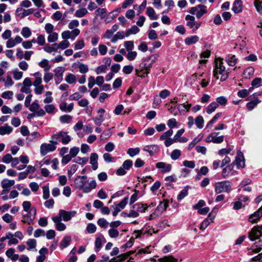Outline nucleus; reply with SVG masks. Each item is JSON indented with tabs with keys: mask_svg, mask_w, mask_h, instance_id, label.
<instances>
[{
	"mask_svg": "<svg viewBox=\"0 0 262 262\" xmlns=\"http://www.w3.org/2000/svg\"><path fill=\"white\" fill-rule=\"evenodd\" d=\"M74 184L77 188L82 190L84 193L91 192L97 186V183L95 180H92L88 183L86 176H77L74 180Z\"/></svg>",
	"mask_w": 262,
	"mask_h": 262,
	"instance_id": "obj_1",
	"label": "nucleus"
},
{
	"mask_svg": "<svg viewBox=\"0 0 262 262\" xmlns=\"http://www.w3.org/2000/svg\"><path fill=\"white\" fill-rule=\"evenodd\" d=\"M215 69L213 70V76L219 79L218 74L221 75V81H225L228 77V73L225 70V67L223 65V63L221 60H215Z\"/></svg>",
	"mask_w": 262,
	"mask_h": 262,
	"instance_id": "obj_2",
	"label": "nucleus"
},
{
	"mask_svg": "<svg viewBox=\"0 0 262 262\" xmlns=\"http://www.w3.org/2000/svg\"><path fill=\"white\" fill-rule=\"evenodd\" d=\"M71 140V137L68 135V133L60 132L52 136L50 142L54 144H57L58 142H61L63 144H67Z\"/></svg>",
	"mask_w": 262,
	"mask_h": 262,
	"instance_id": "obj_3",
	"label": "nucleus"
},
{
	"mask_svg": "<svg viewBox=\"0 0 262 262\" xmlns=\"http://www.w3.org/2000/svg\"><path fill=\"white\" fill-rule=\"evenodd\" d=\"M231 183L228 181L217 182L214 184V190L216 193H221L223 192H229L231 189Z\"/></svg>",
	"mask_w": 262,
	"mask_h": 262,
	"instance_id": "obj_4",
	"label": "nucleus"
},
{
	"mask_svg": "<svg viewBox=\"0 0 262 262\" xmlns=\"http://www.w3.org/2000/svg\"><path fill=\"white\" fill-rule=\"evenodd\" d=\"M207 12V7L203 5H199L196 7H192L189 10V13L192 15H195L198 19L202 17Z\"/></svg>",
	"mask_w": 262,
	"mask_h": 262,
	"instance_id": "obj_5",
	"label": "nucleus"
},
{
	"mask_svg": "<svg viewBox=\"0 0 262 262\" xmlns=\"http://www.w3.org/2000/svg\"><path fill=\"white\" fill-rule=\"evenodd\" d=\"M152 249L151 246H147L145 248H141L135 251H130L127 253L122 254L120 255V256L123 257V258L125 259L128 256L134 253H136V255H142L146 253H150Z\"/></svg>",
	"mask_w": 262,
	"mask_h": 262,
	"instance_id": "obj_6",
	"label": "nucleus"
},
{
	"mask_svg": "<svg viewBox=\"0 0 262 262\" xmlns=\"http://www.w3.org/2000/svg\"><path fill=\"white\" fill-rule=\"evenodd\" d=\"M26 212L27 213L23 214V220L21 222L30 225L33 223V220L35 218L36 209L35 207H32L28 212Z\"/></svg>",
	"mask_w": 262,
	"mask_h": 262,
	"instance_id": "obj_7",
	"label": "nucleus"
},
{
	"mask_svg": "<svg viewBox=\"0 0 262 262\" xmlns=\"http://www.w3.org/2000/svg\"><path fill=\"white\" fill-rule=\"evenodd\" d=\"M1 187L3 190L1 191V195H4L8 193L11 188L15 184V181L13 180L8 179H4L1 182Z\"/></svg>",
	"mask_w": 262,
	"mask_h": 262,
	"instance_id": "obj_8",
	"label": "nucleus"
},
{
	"mask_svg": "<svg viewBox=\"0 0 262 262\" xmlns=\"http://www.w3.org/2000/svg\"><path fill=\"white\" fill-rule=\"evenodd\" d=\"M77 214V212L75 210L67 211L61 209L59 211L58 215L56 216L59 217L60 220H63L64 222H68L74 217Z\"/></svg>",
	"mask_w": 262,
	"mask_h": 262,
	"instance_id": "obj_9",
	"label": "nucleus"
},
{
	"mask_svg": "<svg viewBox=\"0 0 262 262\" xmlns=\"http://www.w3.org/2000/svg\"><path fill=\"white\" fill-rule=\"evenodd\" d=\"M150 57L147 58L145 59V61L142 62L139 68L138 69L136 70V74L139 77H144V75H141L140 73H142L144 70H150V68L151 67L152 64L154 61L151 63H148L146 62L148 61L150 59Z\"/></svg>",
	"mask_w": 262,
	"mask_h": 262,
	"instance_id": "obj_10",
	"label": "nucleus"
},
{
	"mask_svg": "<svg viewBox=\"0 0 262 262\" xmlns=\"http://www.w3.org/2000/svg\"><path fill=\"white\" fill-rule=\"evenodd\" d=\"M56 144H47V143H42L40 148V154L42 156H45L49 152H52L54 151L56 147L55 146Z\"/></svg>",
	"mask_w": 262,
	"mask_h": 262,
	"instance_id": "obj_11",
	"label": "nucleus"
},
{
	"mask_svg": "<svg viewBox=\"0 0 262 262\" xmlns=\"http://www.w3.org/2000/svg\"><path fill=\"white\" fill-rule=\"evenodd\" d=\"M218 133H213L210 134L206 139L207 142H213L214 143H221L224 141V136H217Z\"/></svg>",
	"mask_w": 262,
	"mask_h": 262,
	"instance_id": "obj_12",
	"label": "nucleus"
},
{
	"mask_svg": "<svg viewBox=\"0 0 262 262\" xmlns=\"http://www.w3.org/2000/svg\"><path fill=\"white\" fill-rule=\"evenodd\" d=\"M248 236L251 241H254L262 236V232L257 226H254L249 232Z\"/></svg>",
	"mask_w": 262,
	"mask_h": 262,
	"instance_id": "obj_13",
	"label": "nucleus"
},
{
	"mask_svg": "<svg viewBox=\"0 0 262 262\" xmlns=\"http://www.w3.org/2000/svg\"><path fill=\"white\" fill-rule=\"evenodd\" d=\"M236 165L237 168H244L245 166V158L243 153L239 151L236 156L235 161L232 163Z\"/></svg>",
	"mask_w": 262,
	"mask_h": 262,
	"instance_id": "obj_14",
	"label": "nucleus"
},
{
	"mask_svg": "<svg viewBox=\"0 0 262 262\" xmlns=\"http://www.w3.org/2000/svg\"><path fill=\"white\" fill-rule=\"evenodd\" d=\"M128 198H125L122 201H121L118 205L116 206H113L112 207L114 210L112 213L114 216H116L119 212L122 209H124L127 203Z\"/></svg>",
	"mask_w": 262,
	"mask_h": 262,
	"instance_id": "obj_15",
	"label": "nucleus"
},
{
	"mask_svg": "<svg viewBox=\"0 0 262 262\" xmlns=\"http://www.w3.org/2000/svg\"><path fill=\"white\" fill-rule=\"evenodd\" d=\"M262 217V206L254 213L251 214L249 218L248 221L252 223L255 224Z\"/></svg>",
	"mask_w": 262,
	"mask_h": 262,
	"instance_id": "obj_16",
	"label": "nucleus"
},
{
	"mask_svg": "<svg viewBox=\"0 0 262 262\" xmlns=\"http://www.w3.org/2000/svg\"><path fill=\"white\" fill-rule=\"evenodd\" d=\"M234 166V165L232 163L223 168L222 175L224 178L234 175V173L236 172L233 170Z\"/></svg>",
	"mask_w": 262,
	"mask_h": 262,
	"instance_id": "obj_17",
	"label": "nucleus"
},
{
	"mask_svg": "<svg viewBox=\"0 0 262 262\" xmlns=\"http://www.w3.org/2000/svg\"><path fill=\"white\" fill-rule=\"evenodd\" d=\"M23 39L18 35L15 36L13 39L12 38H9L6 42V47L7 48H11L14 47L16 44L20 43L22 42Z\"/></svg>",
	"mask_w": 262,
	"mask_h": 262,
	"instance_id": "obj_18",
	"label": "nucleus"
},
{
	"mask_svg": "<svg viewBox=\"0 0 262 262\" xmlns=\"http://www.w3.org/2000/svg\"><path fill=\"white\" fill-rule=\"evenodd\" d=\"M168 207V201L167 200H164L163 201L160 202V204L155 210L156 213L158 214L159 215L161 214L166 210Z\"/></svg>",
	"mask_w": 262,
	"mask_h": 262,
	"instance_id": "obj_19",
	"label": "nucleus"
},
{
	"mask_svg": "<svg viewBox=\"0 0 262 262\" xmlns=\"http://www.w3.org/2000/svg\"><path fill=\"white\" fill-rule=\"evenodd\" d=\"M52 220L55 223L56 228L57 230L62 231L66 229V225L61 222V220H60L59 217L53 216Z\"/></svg>",
	"mask_w": 262,
	"mask_h": 262,
	"instance_id": "obj_20",
	"label": "nucleus"
},
{
	"mask_svg": "<svg viewBox=\"0 0 262 262\" xmlns=\"http://www.w3.org/2000/svg\"><path fill=\"white\" fill-rule=\"evenodd\" d=\"M157 168L161 169L162 172L165 173L169 172L171 169V165L163 162H158L156 164Z\"/></svg>",
	"mask_w": 262,
	"mask_h": 262,
	"instance_id": "obj_21",
	"label": "nucleus"
},
{
	"mask_svg": "<svg viewBox=\"0 0 262 262\" xmlns=\"http://www.w3.org/2000/svg\"><path fill=\"white\" fill-rule=\"evenodd\" d=\"M73 108V103H71L69 104H68L67 102H63L59 104L60 110L64 112L70 113L72 111Z\"/></svg>",
	"mask_w": 262,
	"mask_h": 262,
	"instance_id": "obj_22",
	"label": "nucleus"
},
{
	"mask_svg": "<svg viewBox=\"0 0 262 262\" xmlns=\"http://www.w3.org/2000/svg\"><path fill=\"white\" fill-rule=\"evenodd\" d=\"M143 150L149 153L150 156L154 155V154L158 152L159 150V147L156 145H146L144 147Z\"/></svg>",
	"mask_w": 262,
	"mask_h": 262,
	"instance_id": "obj_23",
	"label": "nucleus"
},
{
	"mask_svg": "<svg viewBox=\"0 0 262 262\" xmlns=\"http://www.w3.org/2000/svg\"><path fill=\"white\" fill-rule=\"evenodd\" d=\"M15 250L13 248H9L6 252V256L9 258L12 261H16L19 258L17 254H15Z\"/></svg>",
	"mask_w": 262,
	"mask_h": 262,
	"instance_id": "obj_24",
	"label": "nucleus"
},
{
	"mask_svg": "<svg viewBox=\"0 0 262 262\" xmlns=\"http://www.w3.org/2000/svg\"><path fill=\"white\" fill-rule=\"evenodd\" d=\"M90 163L92 165V168L95 170L98 168V156L96 153H92L90 156Z\"/></svg>",
	"mask_w": 262,
	"mask_h": 262,
	"instance_id": "obj_25",
	"label": "nucleus"
},
{
	"mask_svg": "<svg viewBox=\"0 0 262 262\" xmlns=\"http://www.w3.org/2000/svg\"><path fill=\"white\" fill-rule=\"evenodd\" d=\"M214 218V216H211V213H210L208 215V217L205 219L203 222L202 223L200 229L204 230L210 224V223L213 222V220Z\"/></svg>",
	"mask_w": 262,
	"mask_h": 262,
	"instance_id": "obj_26",
	"label": "nucleus"
},
{
	"mask_svg": "<svg viewBox=\"0 0 262 262\" xmlns=\"http://www.w3.org/2000/svg\"><path fill=\"white\" fill-rule=\"evenodd\" d=\"M13 130V128L8 124H6L0 127V135H5L10 134Z\"/></svg>",
	"mask_w": 262,
	"mask_h": 262,
	"instance_id": "obj_27",
	"label": "nucleus"
},
{
	"mask_svg": "<svg viewBox=\"0 0 262 262\" xmlns=\"http://www.w3.org/2000/svg\"><path fill=\"white\" fill-rule=\"evenodd\" d=\"M133 208L139 212H144L148 208L146 204L137 203L133 205Z\"/></svg>",
	"mask_w": 262,
	"mask_h": 262,
	"instance_id": "obj_28",
	"label": "nucleus"
},
{
	"mask_svg": "<svg viewBox=\"0 0 262 262\" xmlns=\"http://www.w3.org/2000/svg\"><path fill=\"white\" fill-rule=\"evenodd\" d=\"M185 20L187 21L186 26L189 28L192 29L194 27L195 17L190 15H186Z\"/></svg>",
	"mask_w": 262,
	"mask_h": 262,
	"instance_id": "obj_29",
	"label": "nucleus"
},
{
	"mask_svg": "<svg viewBox=\"0 0 262 262\" xmlns=\"http://www.w3.org/2000/svg\"><path fill=\"white\" fill-rule=\"evenodd\" d=\"M191 107V104H179L176 106L174 107L177 108L180 112H188L190 108Z\"/></svg>",
	"mask_w": 262,
	"mask_h": 262,
	"instance_id": "obj_30",
	"label": "nucleus"
},
{
	"mask_svg": "<svg viewBox=\"0 0 262 262\" xmlns=\"http://www.w3.org/2000/svg\"><path fill=\"white\" fill-rule=\"evenodd\" d=\"M33 75L35 77V80L33 82V85L35 87H37V86L41 85V83L42 82V78L41 74L40 73L37 72H35L33 74Z\"/></svg>",
	"mask_w": 262,
	"mask_h": 262,
	"instance_id": "obj_31",
	"label": "nucleus"
},
{
	"mask_svg": "<svg viewBox=\"0 0 262 262\" xmlns=\"http://www.w3.org/2000/svg\"><path fill=\"white\" fill-rule=\"evenodd\" d=\"M242 2L241 0H236L235 1L232 10L234 12L237 13L242 11Z\"/></svg>",
	"mask_w": 262,
	"mask_h": 262,
	"instance_id": "obj_32",
	"label": "nucleus"
},
{
	"mask_svg": "<svg viewBox=\"0 0 262 262\" xmlns=\"http://www.w3.org/2000/svg\"><path fill=\"white\" fill-rule=\"evenodd\" d=\"M252 86L249 88V91H252L254 88H258L262 85V79L256 77L254 78L251 82Z\"/></svg>",
	"mask_w": 262,
	"mask_h": 262,
	"instance_id": "obj_33",
	"label": "nucleus"
},
{
	"mask_svg": "<svg viewBox=\"0 0 262 262\" xmlns=\"http://www.w3.org/2000/svg\"><path fill=\"white\" fill-rule=\"evenodd\" d=\"M199 37L197 35H193L190 37H188L185 39V43L187 45L195 43L199 41Z\"/></svg>",
	"mask_w": 262,
	"mask_h": 262,
	"instance_id": "obj_34",
	"label": "nucleus"
},
{
	"mask_svg": "<svg viewBox=\"0 0 262 262\" xmlns=\"http://www.w3.org/2000/svg\"><path fill=\"white\" fill-rule=\"evenodd\" d=\"M146 14L151 20H156L158 19V16L154 9L151 7H149L147 8Z\"/></svg>",
	"mask_w": 262,
	"mask_h": 262,
	"instance_id": "obj_35",
	"label": "nucleus"
},
{
	"mask_svg": "<svg viewBox=\"0 0 262 262\" xmlns=\"http://www.w3.org/2000/svg\"><path fill=\"white\" fill-rule=\"evenodd\" d=\"M88 13V11L86 9L81 8L76 11L74 16L76 17L81 18L84 16Z\"/></svg>",
	"mask_w": 262,
	"mask_h": 262,
	"instance_id": "obj_36",
	"label": "nucleus"
},
{
	"mask_svg": "<svg viewBox=\"0 0 262 262\" xmlns=\"http://www.w3.org/2000/svg\"><path fill=\"white\" fill-rule=\"evenodd\" d=\"M226 61L229 66H234L237 62V58L235 55L228 56L226 58Z\"/></svg>",
	"mask_w": 262,
	"mask_h": 262,
	"instance_id": "obj_37",
	"label": "nucleus"
},
{
	"mask_svg": "<svg viewBox=\"0 0 262 262\" xmlns=\"http://www.w3.org/2000/svg\"><path fill=\"white\" fill-rule=\"evenodd\" d=\"M49 69L50 68L44 69L45 73L43 76V80L46 83L49 82L53 78V74L49 72Z\"/></svg>",
	"mask_w": 262,
	"mask_h": 262,
	"instance_id": "obj_38",
	"label": "nucleus"
},
{
	"mask_svg": "<svg viewBox=\"0 0 262 262\" xmlns=\"http://www.w3.org/2000/svg\"><path fill=\"white\" fill-rule=\"evenodd\" d=\"M218 106L219 104L216 102H212L207 106L206 112L208 114H210L214 112Z\"/></svg>",
	"mask_w": 262,
	"mask_h": 262,
	"instance_id": "obj_39",
	"label": "nucleus"
},
{
	"mask_svg": "<svg viewBox=\"0 0 262 262\" xmlns=\"http://www.w3.org/2000/svg\"><path fill=\"white\" fill-rule=\"evenodd\" d=\"M71 241V238L70 236H66L64 237L60 243V247L61 249L67 247L70 245Z\"/></svg>",
	"mask_w": 262,
	"mask_h": 262,
	"instance_id": "obj_40",
	"label": "nucleus"
},
{
	"mask_svg": "<svg viewBox=\"0 0 262 262\" xmlns=\"http://www.w3.org/2000/svg\"><path fill=\"white\" fill-rule=\"evenodd\" d=\"M261 101L259 100L258 98L255 99V100L250 101L247 104V107L249 111L252 110L258 103H260Z\"/></svg>",
	"mask_w": 262,
	"mask_h": 262,
	"instance_id": "obj_41",
	"label": "nucleus"
},
{
	"mask_svg": "<svg viewBox=\"0 0 262 262\" xmlns=\"http://www.w3.org/2000/svg\"><path fill=\"white\" fill-rule=\"evenodd\" d=\"M47 39L49 42H55L58 38V34L56 32H52L49 33Z\"/></svg>",
	"mask_w": 262,
	"mask_h": 262,
	"instance_id": "obj_42",
	"label": "nucleus"
},
{
	"mask_svg": "<svg viewBox=\"0 0 262 262\" xmlns=\"http://www.w3.org/2000/svg\"><path fill=\"white\" fill-rule=\"evenodd\" d=\"M21 35L25 38L30 37L32 34L31 30L27 27L23 28L21 31Z\"/></svg>",
	"mask_w": 262,
	"mask_h": 262,
	"instance_id": "obj_43",
	"label": "nucleus"
},
{
	"mask_svg": "<svg viewBox=\"0 0 262 262\" xmlns=\"http://www.w3.org/2000/svg\"><path fill=\"white\" fill-rule=\"evenodd\" d=\"M173 134V130L171 129L168 130L167 131L164 133L160 137V140H165L170 138Z\"/></svg>",
	"mask_w": 262,
	"mask_h": 262,
	"instance_id": "obj_44",
	"label": "nucleus"
},
{
	"mask_svg": "<svg viewBox=\"0 0 262 262\" xmlns=\"http://www.w3.org/2000/svg\"><path fill=\"white\" fill-rule=\"evenodd\" d=\"M202 138V136L201 135L198 136L197 137L195 138L189 144L188 147V150H191L193 147L201 141Z\"/></svg>",
	"mask_w": 262,
	"mask_h": 262,
	"instance_id": "obj_45",
	"label": "nucleus"
},
{
	"mask_svg": "<svg viewBox=\"0 0 262 262\" xmlns=\"http://www.w3.org/2000/svg\"><path fill=\"white\" fill-rule=\"evenodd\" d=\"M106 12L105 8H98L95 11V13L97 16L100 17L101 18H103L105 16Z\"/></svg>",
	"mask_w": 262,
	"mask_h": 262,
	"instance_id": "obj_46",
	"label": "nucleus"
},
{
	"mask_svg": "<svg viewBox=\"0 0 262 262\" xmlns=\"http://www.w3.org/2000/svg\"><path fill=\"white\" fill-rule=\"evenodd\" d=\"M70 46V42L67 40H63L60 42L57 46V47L55 49V50H58V49H65L68 48Z\"/></svg>",
	"mask_w": 262,
	"mask_h": 262,
	"instance_id": "obj_47",
	"label": "nucleus"
},
{
	"mask_svg": "<svg viewBox=\"0 0 262 262\" xmlns=\"http://www.w3.org/2000/svg\"><path fill=\"white\" fill-rule=\"evenodd\" d=\"M204 122V120L202 116H198L195 120V125L200 129L203 128Z\"/></svg>",
	"mask_w": 262,
	"mask_h": 262,
	"instance_id": "obj_48",
	"label": "nucleus"
},
{
	"mask_svg": "<svg viewBox=\"0 0 262 262\" xmlns=\"http://www.w3.org/2000/svg\"><path fill=\"white\" fill-rule=\"evenodd\" d=\"M140 149L139 147L135 148H130L128 149L127 153L129 155L130 157H133L134 156L137 155L140 152Z\"/></svg>",
	"mask_w": 262,
	"mask_h": 262,
	"instance_id": "obj_49",
	"label": "nucleus"
},
{
	"mask_svg": "<svg viewBox=\"0 0 262 262\" xmlns=\"http://www.w3.org/2000/svg\"><path fill=\"white\" fill-rule=\"evenodd\" d=\"M139 31L140 29L138 28V27H137L136 26H134L130 29L126 31L125 33V35L126 36H128L132 34H135L139 32Z\"/></svg>",
	"mask_w": 262,
	"mask_h": 262,
	"instance_id": "obj_50",
	"label": "nucleus"
},
{
	"mask_svg": "<svg viewBox=\"0 0 262 262\" xmlns=\"http://www.w3.org/2000/svg\"><path fill=\"white\" fill-rule=\"evenodd\" d=\"M27 245L29 247L28 250H31L35 249L36 246V241L34 239H29L27 241Z\"/></svg>",
	"mask_w": 262,
	"mask_h": 262,
	"instance_id": "obj_51",
	"label": "nucleus"
},
{
	"mask_svg": "<svg viewBox=\"0 0 262 262\" xmlns=\"http://www.w3.org/2000/svg\"><path fill=\"white\" fill-rule=\"evenodd\" d=\"M76 80V76L71 73L69 74L67 76V77H66V79H65L66 81L69 84H72V83L75 82Z\"/></svg>",
	"mask_w": 262,
	"mask_h": 262,
	"instance_id": "obj_52",
	"label": "nucleus"
},
{
	"mask_svg": "<svg viewBox=\"0 0 262 262\" xmlns=\"http://www.w3.org/2000/svg\"><path fill=\"white\" fill-rule=\"evenodd\" d=\"M132 166L133 161L130 160H126L124 161L121 166L127 171L132 167Z\"/></svg>",
	"mask_w": 262,
	"mask_h": 262,
	"instance_id": "obj_53",
	"label": "nucleus"
},
{
	"mask_svg": "<svg viewBox=\"0 0 262 262\" xmlns=\"http://www.w3.org/2000/svg\"><path fill=\"white\" fill-rule=\"evenodd\" d=\"M72 119V116L69 115H62L59 117L60 121L63 123H70Z\"/></svg>",
	"mask_w": 262,
	"mask_h": 262,
	"instance_id": "obj_54",
	"label": "nucleus"
},
{
	"mask_svg": "<svg viewBox=\"0 0 262 262\" xmlns=\"http://www.w3.org/2000/svg\"><path fill=\"white\" fill-rule=\"evenodd\" d=\"M78 169V166L76 164H73L70 166L68 170V174L69 178Z\"/></svg>",
	"mask_w": 262,
	"mask_h": 262,
	"instance_id": "obj_55",
	"label": "nucleus"
},
{
	"mask_svg": "<svg viewBox=\"0 0 262 262\" xmlns=\"http://www.w3.org/2000/svg\"><path fill=\"white\" fill-rule=\"evenodd\" d=\"M188 195V187H185L184 189L181 190L179 194L177 196V200L178 201L182 200L186 196Z\"/></svg>",
	"mask_w": 262,
	"mask_h": 262,
	"instance_id": "obj_56",
	"label": "nucleus"
},
{
	"mask_svg": "<svg viewBox=\"0 0 262 262\" xmlns=\"http://www.w3.org/2000/svg\"><path fill=\"white\" fill-rule=\"evenodd\" d=\"M96 229L97 228L95 224L89 223L86 226V230L89 233H93L96 232Z\"/></svg>",
	"mask_w": 262,
	"mask_h": 262,
	"instance_id": "obj_57",
	"label": "nucleus"
},
{
	"mask_svg": "<svg viewBox=\"0 0 262 262\" xmlns=\"http://www.w3.org/2000/svg\"><path fill=\"white\" fill-rule=\"evenodd\" d=\"M85 46L84 41L83 39L79 40L77 41L74 44V49L75 50H78L82 49Z\"/></svg>",
	"mask_w": 262,
	"mask_h": 262,
	"instance_id": "obj_58",
	"label": "nucleus"
},
{
	"mask_svg": "<svg viewBox=\"0 0 262 262\" xmlns=\"http://www.w3.org/2000/svg\"><path fill=\"white\" fill-rule=\"evenodd\" d=\"M92 120L94 121L96 125L100 126L103 122L104 119V117H103L102 115H99L97 117H93Z\"/></svg>",
	"mask_w": 262,
	"mask_h": 262,
	"instance_id": "obj_59",
	"label": "nucleus"
},
{
	"mask_svg": "<svg viewBox=\"0 0 262 262\" xmlns=\"http://www.w3.org/2000/svg\"><path fill=\"white\" fill-rule=\"evenodd\" d=\"M12 73L14 78L16 80H19L23 77V72L19 71L17 69L14 70L12 71Z\"/></svg>",
	"mask_w": 262,
	"mask_h": 262,
	"instance_id": "obj_60",
	"label": "nucleus"
},
{
	"mask_svg": "<svg viewBox=\"0 0 262 262\" xmlns=\"http://www.w3.org/2000/svg\"><path fill=\"white\" fill-rule=\"evenodd\" d=\"M181 156V151L179 149L173 150L170 155V158L173 160H176L179 158Z\"/></svg>",
	"mask_w": 262,
	"mask_h": 262,
	"instance_id": "obj_61",
	"label": "nucleus"
},
{
	"mask_svg": "<svg viewBox=\"0 0 262 262\" xmlns=\"http://www.w3.org/2000/svg\"><path fill=\"white\" fill-rule=\"evenodd\" d=\"M108 233L111 238H116L119 235V231L117 229L112 228L108 230Z\"/></svg>",
	"mask_w": 262,
	"mask_h": 262,
	"instance_id": "obj_62",
	"label": "nucleus"
},
{
	"mask_svg": "<svg viewBox=\"0 0 262 262\" xmlns=\"http://www.w3.org/2000/svg\"><path fill=\"white\" fill-rule=\"evenodd\" d=\"M39 108V105L38 100H35L31 105L29 106V110L31 112H35Z\"/></svg>",
	"mask_w": 262,
	"mask_h": 262,
	"instance_id": "obj_63",
	"label": "nucleus"
},
{
	"mask_svg": "<svg viewBox=\"0 0 262 262\" xmlns=\"http://www.w3.org/2000/svg\"><path fill=\"white\" fill-rule=\"evenodd\" d=\"M254 5L257 11L262 14V2L259 0H255L254 1Z\"/></svg>",
	"mask_w": 262,
	"mask_h": 262,
	"instance_id": "obj_64",
	"label": "nucleus"
}]
</instances>
